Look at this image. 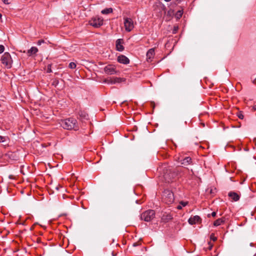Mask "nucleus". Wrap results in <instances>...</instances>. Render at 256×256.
I'll return each mask as SVG.
<instances>
[{"mask_svg":"<svg viewBox=\"0 0 256 256\" xmlns=\"http://www.w3.org/2000/svg\"><path fill=\"white\" fill-rule=\"evenodd\" d=\"M182 10H178L175 14L176 18L178 20L180 19L182 16Z\"/></svg>","mask_w":256,"mask_h":256,"instance_id":"nucleus-21","label":"nucleus"},{"mask_svg":"<svg viewBox=\"0 0 256 256\" xmlns=\"http://www.w3.org/2000/svg\"><path fill=\"white\" fill-rule=\"evenodd\" d=\"M2 63L7 68H10L12 66V60L8 52H4L1 58Z\"/></svg>","mask_w":256,"mask_h":256,"instance_id":"nucleus-3","label":"nucleus"},{"mask_svg":"<svg viewBox=\"0 0 256 256\" xmlns=\"http://www.w3.org/2000/svg\"><path fill=\"white\" fill-rule=\"evenodd\" d=\"M166 2H170L171 0H164Z\"/></svg>","mask_w":256,"mask_h":256,"instance_id":"nucleus-38","label":"nucleus"},{"mask_svg":"<svg viewBox=\"0 0 256 256\" xmlns=\"http://www.w3.org/2000/svg\"><path fill=\"white\" fill-rule=\"evenodd\" d=\"M122 40H121V39H118L116 41V50L119 52H122V51L124 50V47L122 44V43H121Z\"/></svg>","mask_w":256,"mask_h":256,"instance_id":"nucleus-14","label":"nucleus"},{"mask_svg":"<svg viewBox=\"0 0 256 256\" xmlns=\"http://www.w3.org/2000/svg\"><path fill=\"white\" fill-rule=\"evenodd\" d=\"M76 64L74 62H71L69 64L68 68L71 69H74L76 68Z\"/></svg>","mask_w":256,"mask_h":256,"instance_id":"nucleus-22","label":"nucleus"},{"mask_svg":"<svg viewBox=\"0 0 256 256\" xmlns=\"http://www.w3.org/2000/svg\"><path fill=\"white\" fill-rule=\"evenodd\" d=\"M253 109L254 110H256V105H254V106H253Z\"/></svg>","mask_w":256,"mask_h":256,"instance_id":"nucleus-36","label":"nucleus"},{"mask_svg":"<svg viewBox=\"0 0 256 256\" xmlns=\"http://www.w3.org/2000/svg\"><path fill=\"white\" fill-rule=\"evenodd\" d=\"M124 25L127 32H130L134 27L133 20L128 18H124Z\"/></svg>","mask_w":256,"mask_h":256,"instance_id":"nucleus-6","label":"nucleus"},{"mask_svg":"<svg viewBox=\"0 0 256 256\" xmlns=\"http://www.w3.org/2000/svg\"><path fill=\"white\" fill-rule=\"evenodd\" d=\"M44 41L42 40H39L38 42H37V44L39 46L41 45L42 44V43H44Z\"/></svg>","mask_w":256,"mask_h":256,"instance_id":"nucleus-29","label":"nucleus"},{"mask_svg":"<svg viewBox=\"0 0 256 256\" xmlns=\"http://www.w3.org/2000/svg\"><path fill=\"white\" fill-rule=\"evenodd\" d=\"M104 72L108 74H114L116 73V70L114 66L108 64L104 67Z\"/></svg>","mask_w":256,"mask_h":256,"instance_id":"nucleus-8","label":"nucleus"},{"mask_svg":"<svg viewBox=\"0 0 256 256\" xmlns=\"http://www.w3.org/2000/svg\"><path fill=\"white\" fill-rule=\"evenodd\" d=\"M1 16H2V15H1V14H0V18H1Z\"/></svg>","mask_w":256,"mask_h":256,"instance_id":"nucleus-39","label":"nucleus"},{"mask_svg":"<svg viewBox=\"0 0 256 256\" xmlns=\"http://www.w3.org/2000/svg\"><path fill=\"white\" fill-rule=\"evenodd\" d=\"M112 80H113V81L110 82V84H115L116 83H120L122 82L125 81V79H124L123 78H117V77L114 78H112Z\"/></svg>","mask_w":256,"mask_h":256,"instance_id":"nucleus-18","label":"nucleus"},{"mask_svg":"<svg viewBox=\"0 0 256 256\" xmlns=\"http://www.w3.org/2000/svg\"><path fill=\"white\" fill-rule=\"evenodd\" d=\"M60 124L62 127L68 130H78L79 129L78 122L76 119L74 118H69L62 120Z\"/></svg>","mask_w":256,"mask_h":256,"instance_id":"nucleus-1","label":"nucleus"},{"mask_svg":"<svg viewBox=\"0 0 256 256\" xmlns=\"http://www.w3.org/2000/svg\"><path fill=\"white\" fill-rule=\"evenodd\" d=\"M162 200L168 204H172L174 200V195L170 190H164L162 194Z\"/></svg>","mask_w":256,"mask_h":256,"instance_id":"nucleus-2","label":"nucleus"},{"mask_svg":"<svg viewBox=\"0 0 256 256\" xmlns=\"http://www.w3.org/2000/svg\"><path fill=\"white\" fill-rule=\"evenodd\" d=\"M58 84V81L56 80L54 82H53V85H55V86H56Z\"/></svg>","mask_w":256,"mask_h":256,"instance_id":"nucleus-33","label":"nucleus"},{"mask_svg":"<svg viewBox=\"0 0 256 256\" xmlns=\"http://www.w3.org/2000/svg\"><path fill=\"white\" fill-rule=\"evenodd\" d=\"M6 137L0 136V142H3L6 141Z\"/></svg>","mask_w":256,"mask_h":256,"instance_id":"nucleus-27","label":"nucleus"},{"mask_svg":"<svg viewBox=\"0 0 256 256\" xmlns=\"http://www.w3.org/2000/svg\"><path fill=\"white\" fill-rule=\"evenodd\" d=\"M210 240H212L213 241H216L217 240V238L214 236V234H212L210 236Z\"/></svg>","mask_w":256,"mask_h":256,"instance_id":"nucleus-25","label":"nucleus"},{"mask_svg":"<svg viewBox=\"0 0 256 256\" xmlns=\"http://www.w3.org/2000/svg\"><path fill=\"white\" fill-rule=\"evenodd\" d=\"M118 62L120 64H127L130 63V60L124 55H120L118 57Z\"/></svg>","mask_w":256,"mask_h":256,"instance_id":"nucleus-9","label":"nucleus"},{"mask_svg":"<svg viewBox=\"0 0 256 256\" xmlns=\"http://www.w3.org/2000/svg\"><path fill=\"white\" fill-rule=\"evenodd\" d=\"M201 220V218L198 216H195L189 218L188 222L190 224L192 225L196 224V222H200Z\"/></svg>","mask_w":256,"mask_h":256,"instance_id":"nucleus-10","label":"nucleus"},{"mask_svg":"<svg viewBox=\"0 0 256 256\" xmlns=\"http://www.w3.org/2000/svg\"><path fill=\"white\" fill-rule=\"evenodd\" d=\"M2 1L4 4H10V2H8V0H2Z\"/></svg>","mask_w":256,"mask_h":256,"instance_id":"nucleus-31","label":"nucleus"},{"mask_svg":"<svg viewBox=\"0 0 256 256\" xmlns=\"http://www.w3.org/2000/svg\"><path fill=\"white\" fill-rule=\"evenodd\" d=\"M192 163V158L189 156L186 157L184 158L182 160V164H184V165L190 164Z\"/></svg>","mask_w":256,"mask_h":256,"instance_id":"nucleus-17","label":"nucleus"},{"mask_svg":"<svg viewBox=\"0 0 256 256\" xmlns=\"http://www.w3.org/2000/svg\"><path fill=\"white\" fill-rule=\"evenodd\" d=\"M103 19L98 17H95L90 20V24L92 26L98 28L103 24Z\"/></svg>","mask_w":256,"mask_h":256,"instance_id":"nucleus-5","label":"nucleus"},{"mask_svg":"<svg viewBox=\"0 0 256 256\" xmlns=\"http://www.w3.org/2000/svg\"><path fill=\"white\" fill-rule=\"evenodd\" d=\"M78 116L82 119H84V120L88 119V114L84 110H80L78 112Z\"/></svg>","mask_w":256,"mask_h":256,"instance_id":"nucleus-15","label":"nucleus"},{"mask_svg":"<svg viewBox=\"0 0 256 256\" xmlns=\"http://www.w3.org/2000/svg\"><path fill=\"white\" fill-rule=\"evenodd\" d=\"M216 212H213L212 214H211V216H212V217H214L216 216Z\"/></svg>","mask_w":256,"mask_h":256,"instance_id":"nucleus-32","label":"nucleus"},{"mask_svg":"<svg viewBox=\"0 0 256 256\" xmlns=\"http://www.w3.org/2000/svg\"><path fill=\"white\" fill-rule=\"evenodd\" d=\"M48 72H52V70L50 69H48Z\"/></svg>","mask_w":256,"mask_h":256,"instance_id":"nucleus-37","label":"nucleus"},{"mask_svg":"<svg viewBox=\"0 0 256 256\" xmlns=\"http://www.w3.org/2000/svg\"><path fill=\"white\" fill-rule=\"evenodd\" d=\"M224 222V218H218L214 222V225L216 226H218L222 224Z\"/></svg>","mask_w":256,"mask_h":256,"instance_id":"nucleus-19","label":"nucleus"},{"mask_svg":"<svg viewBox=\"0 0 256 256\" xmlns=\"http://www.w3.org/2000/svg\"><path fill=\"white\" fill-rule=\"evenodd\" d=\"M228 196L229 197H230L233 200L236 202L239 200L240 199V196L239 195L233 192H230L228 193Z\"/></svg>","mask_w":256,"mask_h":256,"instance_id":"nucleus-13","label":"nucleus"},{"mask_svg":"<svg viewBox=\"0 0 256 256\" xmlns=\"http://www.w3.org/2000/svg\"><path fill=\"white\" fill-rule=\"evenodd\" d=\"M178 30V26H174V28L172 29V34H176Z\"/></svg>","mask_w":256,"mask_h":256,"instance_id":"nucleus-24","label":"nucleus"},{"mask_svg":"<svg viewBox=\"0 0 256 256\" xmlns=\"http://www.w3.org/2000/svg\"><path fill=\"white\" fill-rule=\"evenodd\" d=\"M172 219V216L170 214H164L162 216V220L168 222Z\"/></svg>","mask_w":256,"mask_h":256,"instance_id":"nucleus-12","label":"nucleus"},{"mask_svg":"<svg viewBox=\"0 0 256 256\" xmlns=\"http://www.w3.org/2000/svg\"><path fill=\"white\" fill-rule=\"evenodd\" d=\"M112 81H113L112 78V79H110V80H105L104 82H106V83H108V84H110V82H111Z\"/></svg>","mask_w":256,"mask_h":256,"instance_id":"nucleus-30","label":"nucleus"},{"mask_svg":"<svg viewBox=\"0 0 256 256\" xmlns=\"http://www.w3.org/2000/svg\"><path fill=\"white\" fill-rule=\"evenodd\" d=\"M175 176L174 173L170 171L166 170L164 172L163 177L166 182H170Z\"/></svg>","mask_w":256,"mask_h":256,"instance_id":"nucleus-7","label":"nucleus"},{"mask_svg":"<svg viewBox=\"0 0 256 256\" xmlns=\"http://www.w3.org/2000/svg\"><path fill=\"white\" fill-rule=\"evenodd\" d=\"M38 52V48L36 47L32 46L28 51V55L31 56L36 54Z\"/></svg>","mask_w":256,"mask_h":256,"instance_id":"nucleus-16","label":"nucleus"},{"mask_svg":"<svg viewBox=\"0 0 256 256\" xmlns=\"http://www.w3.org/2000/svg\"><path fill=\"white\" fill-rule=\"evenodd\" d=\"M237 116H238V118L241 120H242L244 118V116L242 113V112H238L237 114Z\"/></svg>","mask_w":256,"mask_h":256,"instance_id":"nucleus-23","label":"nucleus"},{"mask_svg":"<svg viewBox=\"0 0 256 256\" xmlns=\"http://www.w3.org/2000/svg\"><path fill=\"white\" fill-rule=\"evenodd\" d=\"M146 60L148 62H151L154 56V48L150 49L146 52Z\"/></svg>","mask_w":256,"mask_h":256,"instance_id":"nucleus-11","label":"nucleus"},{"mask_svg":"<svg viewBox=\"0 0 256 256\" xmlns=\"http://www.w3.org/2000/svg\"><path fill=\"white\" fill-rule=\"evenodd\" d=\"M138 245V242H134L133 244V246H136Z\"/></svg>","mask_w":256,"mask_h":256,"instance_id":"nucleus-35","label":"nucleus"},{"mask_svg":"<svg viewBox=\"0 0 256 256\" xmlns=\"http://www.w3.org/2000/svg\"><path fill=\"white\" fill-rule=\"evenodd\" d=\"M112 11H113L112 8H106L102 10L101 12L102 14H108L112 12Z\"/></svg>","mask_w":256,"mask_h":256,"instance_id":"nucleus-20","label":"nucleus"},{"mask_svg":"<svg viewBox=\"0 0 256 256\" xmlns=\"http://www.w3.org/2000/svg\"><path fill=\"white\" fill-rule=\"evenodd\" d=\"M4 47L3 45L0 44V54L4 52Z\"/></svg>","mask_w":256,"mask_h":256,"instance_id":"nucleus-28","label":"nucleus"},{"mask_svg":"<svg viewBox=\"0 0 256 256\" xmlns=\"http://www.w3.org/2000/svg\"><path fill=\"white\" fill-rule=\"evenodd\" d=\"M155 217V212L152 210H149L142 212L140 218L146 222H149Z\"/></svg>","mask_w":256,"mask_h":256,"instance_id":"nucleus-4","label":"nucleus"},{"mask_svg":"<svg viewBox=\"0 0 256 256\" xmlns=\"http://www.w3.org/2000/svg\"><path fill=\"white\" fill-rule=\"evenodd\" d=\"M176 208L178 210H181V209H182V206L180 204L178 205L177 206Z\"/></svg>","mask_w":256,"mask_h":256,"instance_id":"nucleus-34","label":"nucleus"},{"mask_svg":"<svg viewBox=\"0 0 256 256\" xmlns=\"http://www.w3.org/2000/svg\"><path fill=\"white\" fill-rule=\"evenodd\" d=\"M180 204L182 206H186L188 204V202L181 201V202H180Z\"/></svg>","mask_w":256,"mask_h":256,"instance_id":"nucleus-26","label":"nucleus"}]
</instances>
